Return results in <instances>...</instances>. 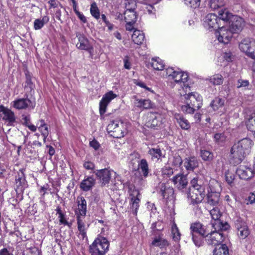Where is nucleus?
<instances>
[{"label": "nucleus", "instance_id": "11", "mask_svg": "<svg viewBox=\"0 0 255 255\" xmlns=\"http://www.w3.org/2000/svg\"><path fill=\"white\" fill-rule=\"evenodd\" d=\"M118 95L112 91H110L104 94L99 103V112L101 115H104L107 110L109 104Z\"/></svg>", "mask_w": 255, "mask_h": 255}, {"label": "nucleus", "instance_id": "27", "mask_svg": "<svg viewBox=\"0 0 255 255\" xmlns=\"http://www.w3.org/2000/svg\"><path fill=\"white\" fill-rule=\"evenodd\" d=\"M206 81H209L214 86L221 85L223 83V76L220 74H215L206 79Z\"/></svg>", "mask_w": 255, "mask_h": 255}, {"label": "nucleus", "instance_id": "6", "mask_svg": "<svg viewBox=\"0 0 255 255\" xmlns=\"http://www.w3.org/2000/svg\"><path fill=\"white\" fill-rule=\"evenodd\" d=\"M109 242L105 238H97L89 247L91 255H104L109 250Z\"/></svg>", "mask_w": 255, "mask_h": 255}, {"label": "nucleus", "instance_id": "14", "mask_svg": "<svg viewBox=\"0 0 255 255\" xmlns=\"http://www.w3.org/2000/svg\"><path fill=\"white\" fill-rule=\"evenodd\" d=\"M113 172V170H110L107 168L97 170L96 171L95 174L100 180L102 186H106L109 183Z\"/></svg>", "mask_w": 255, "mask_h": 255}, {"label": "nucleus", "instance_id": "10", "mask_svg": "<svg viewBox=\"0 0 255 255\" xmlns=\"http://www.w3.org/2000/svg\"><path fill=\"white\" fill-rule=\"evenodd\" d=\"M255 44V42L250 38H245L239 44V48L248 56L255 59V52L253 50V47Z\"/></svg>", "mask_w": 255, "mask_h": 255}, {"label": "nucleus", "instance_id": "57", "mask_svg": "<svg viewBox=\"0 0 255 255\" xmlns=\"http://www.w3.org/2000/svg\"><path fill=\"white\" fill-rule=\"evenodd\" d=\"M81 49L89 51L91 52V46L87 40H84L83 43L81 42Z\"/></svg>", "mask_w": 255, "mask_h": 255}, {"label": "nucleus", "instance_id": "16", "mask_svg": "<svg viewBox=\"0 0 255 255\" xmlns=\"http://www.w3.org/2000/svg\"><path fill=\"white\" fill-rule=\"evenodd\" d=\"M208 244L216 246L223 242L224 237L221 232L214 231L206 236Z\"/></svg>", "mask_w": 255, "mask_h": 255}, {"label": "nucleus", "instance_id": "5", "mask_svg": "<svg viewBox=\"0 0 255 255\" xmlns=\"http://www.w3.org/2000/svg\"><path fill=\"white\" fill-rule=\"evenodd\" d=\"M128 124L122 120L112 121L107 126V131L115 138H121L127 133Z\"/></svg>", "mask_w": 255, "mask_h": 255}, {"label": "nucleus", "instance_id": "32", "mask_svg": "<svg viewBox=\"0 0 255 255\" xmlns=\"http://www.w3.org/2000/svg\"><path fill=\"white\" fill-rule=\"evenodd\" d=\"M95 184V180L92 177H88L81 182V188L84 191L89 190Z\"/></svg>", "mask_w": 255, "mask_h": 255}, {"label": "nucleus", "instance_id": "47", "mask_svg": "<svg viewBox=\"0 0 255 255\" xmlns=\"http://www.w3.org/2000/svg\"><path fill=\"white\" fill-rule=\"evenodd\" d=\"M185 4L187 6L196 8L199 6L200 0H184Z\"/></svg>", "mask_w": 255, "mask_h": 255}, {"label": "nucleus", "instance_id": "39", "mask_svg": "<svg viewBox=\"0 0 255 255\" xmlns=\"http://www.w3.org/2000/svg\"><path fill=\"white\" fill-rule=\"evenodd\" d=\"M138 167L144 177H147L148 174V165L145 159H142L138 163Z\"/></svg>", "mask_w": 255, "mask_h": 255}, {"label": "nucleus", "instance_id": "55", "mask_svg": "<svg viewBox=\"0 0 255 255\" xmlns=\"http://www.w3.org/2000/svg\"><path fill=\"white\" fill-rule=\"evenodd\" d=\"M225 177L227 182L230 184L233 183L235 179L234 175L233 173L230 172L229 170L225 172Z\"/></svg>", "mask_w": 255, "mask_h": 255}, {"label": "nucleus", "instance_id": "22", "mask_svg": "<svg viewBox=\"0 0 255 255\" xmlns=\"http://www.w3.org/2000/svg\"><path fill=\"white\" fill-rule=\"evenodd\" d=\"M31 101L28 98H20L13 101L12 106L18 110L25 109L30 106Z\"/></svg>", "mask_w": 255, "mask_h": 255}, {"label": "nucleus", "instance_id": "15", "mask_svg": "<svg viewBox=\"0 0 255 255\" xmlns=\"http://www.w3.org/2000/svg\"><path fill=\"white\" fill-rule=\"evenodd\" d=\"M236 173L241 179L244 180L251 178L254 174V172L251 167L243 164L238 167Z\"/></svg>", "mask_w": 255, "mask_h": 255}, {"label": "nucleus", "instance_id": "59", "mask_svg": "<svg viewBox=\"0 0 255 255\" xmlns=\"http://www.w3.org/2000/svg\"><path fill=\"white\" fill-rule=\"evenodd\" d=\"M223 57L225 60L227 62H231L234 59L233 54L230 51L224 53Z\"/></svg>", "mask_w": 255, "mask_h": 255}, {"label": "nucleus", "instance_id": "60", "mask_svg": "<svg viewBox=\"0 0 255 255\" xmlns=\"http://www.w3.org/2000/svg\"><path fill=\"white\" fill-rule=\"evenodd\" d=\"M48 190H50L49 187L47 184H46L40 187L39 192L41 194L42 196L44 197Z\"/></svg>", "mask_w": 255, "mask_h": 255}, {"label": "nucleus", "instance_id": "58", "mask_svg": "<svg viewBox=\"0 0 255 255\" xmlns=\"http://www.w3.org/2000/svg\"><path fill=\"white\" fill-rule=\"evenodd\" d=\"M182 163V160L181 157L179 156H175L173 157L172 164L175 166H180Z\"/></svg>", "mask_w": 255, "mask_h": 255}, {"label": "nucleus", "instance_id": "30", "mask_svg": "<svg viewBox=\"0 0 255 255\" xmlns=\"http://www.w3.org/2000/svg\"><path fill=\"white\" fill-rule=\"evenodd\" d=\"M49 17L47 15H44L42 19H36L33 22V27L35 30H39L41 29L45 24L48 22Z\"/></svg>", "mask_w": 255, "mask_h": 255}, {"label": "nucleus", "instance_id": "50", "mask_svg": "<svg viewBox=\"0 0 255 255\" xmlns=\"http://www.w3.org/2000/svg\"><path fill=\"white\" fill-rule=\"evenodd\" d=\"M126 8L134 10L136 7V2L134 0H127L125 3Z\"/></svg>", "mask_w": 255, "mask_h": 255}, {"label": "nucleus", "instance_id": "43", "mask_svg": "<svg viewBox=\"0 0 255 255\" xmlns=\"http://www.w3.org/2000/svg\"><path fill=\"white\" fill-rule=\"evenodd\" d=\"M200 156L204 161H210L212 160L214 158L212 152L205 149H201L200 150Z\"/></svg>", "mask_w": 255, "mask_h": 255}, {"label": "nucleus", "instance_id": "36", "mask_svg": "<svg viewBox=\"0 0 255 255\" xmlns=\"http://www.w3.org/2000/svg\"><path fill=\"white\" fill-rule=\"evenodd\" d=\"M152 245L163 248L168 246V241L160 237L155 238L152 242Z\"/></svg>", "mask_w": 255, "mask_h": 255}, {"label": "nucleus", "instance_id": "24", "mask_svg": "<svg viewBox=\"0 0 255 255\" xmlns=\"http://www.w3.org/2000/svg\"><path fill=\"white\" fill-rule=\"evenodd\" d=\"M134 105L139 108L148 109L152 107L153 105L149 99H139L136 97L134 98Z\"/></svg>", "mask_w": 255, "mask_h": 255}, {"label": "nucleus", "instance_id": "56", "mask_svg": "<svg viewBox=\"0 0 255 255\" xmlns=\"http://www.w3.org/2000/svg\"><path fill=\"white\" fill-rule=\"evenodd\" d=\"M85 228H82V225L81 224V236L83 238V244H85V245H87L88 244V238L86 235V232L85 231Z\"/></svg>", "mask_w": 255, "mask_h": 255}, {"label": "nucleus", "instance_id": "44", "mask_svg": "<svg viewBox=\"0 0 255 255\" xmlns=\"http://www.w3.org/2000/svg\"><path fill=\"white\" fill-rule=\"evenodd\" d=\"M210 7L211 8L216 9L225 4L224 0H210Z\"/></svg>", "mask_w": 255, "mask_h": 255}, {"label": "nucleus", "instance_id": "18", "mask_svg": "<svg viewBox=\"0 0 255 255\" xmlns=\"http://www.w3.org/2000/svg\"><path fill=\"white\" fill-rule=\"evenodd\" d=\"M172 181L175 186L179 190L186 187L188 180L186 176L182 174H178L172 178Z\"/></svg>", "mask_w": 255, "mask_h": 255}, {"label": "nucleus", "instance_id": "42", "mask_svg": "<svg viewBox=\"0 0 255 255\" xmlns=\"http://www.w3.org/2000/svg\"><path fill=\"white\" fill-rule=\"evenodd\" d=\"M90 12L91 15L96 19L100 18V10L95 2H93L91 4Z\"/></svg>", "mask_w": 255, "mask_h": 255}, {"label": "nucleus", "instance_id": "13", "mask_svg": "<svg viewBox=\"0 0 255 255\" xmlns=\"http://www.w3.org/2000/svg\"><path fill=\"white\" fill-rule=\"evenodd\" d=\"M0 118L8 123L9 126L13 125L15 122L14 113L2 105L0 106Z\"/></svg>", "mask_w": 255, "mask_h": 255}, {"label": "nucleus", "instance_id": "19", "mask_svg": "<svg viewBox=\"0 0 255 255\" xmlns=\"http://www.w3.org/2000/svg\"><path fill=\"white\" fill-rule=\"evenodd\" d=\"M158 191L164 198L166 199L172 197L174 194L173 188L164 183L159 184Z\"/></svg>", "mask_w": 255, "mask_h": 255}, {"label": "nucleus", "instance_id": "8", "mask_svg": "<svg viewBox=\"0 0 255 255\" xmlns=\"http://www.w3.org/2000/svg\"><path fill=\"white\" fill-rule=\"evenodd\" d=\"M210 213L212 219L215 220L214 223H212V226L216 230H227L229 228V225L225 223L223 224L219 220L222 214L218 207H214L210 211Z\"/></svg>", "mask_w": 255, "mask_h": 255}, {"label": "nucleus", "instance_id": "28", "mask_svg": "<svg viewBox=\"0 0 255 255\" xmlns=\"http://www.w3.org/2000/svg\"><path fill=\"white\" fill-rule=\"evenodd\" d=\"M175 118L177 123L179 125L182 129L188 130L190 128V124L189 122L182 116L179 114H176L175 115Z\"/></svg>", "mask_w": 255, "mask_h": 255}, {"label": "nucleus", "instance_id": "2", "mask_svg": "<svg viewBox=\"0 0 255 255\" xmlns=\"http://www.w3.org/2000/svg\"><path fill=\"white\" fill-rule=\"evenodd\" d=\"M191 186L188 193V200L193 204L202 202L205 195L207 182L199 176L194 177L190 181Z\"/></svg>", "mask_w": 255, "mask_h": 255}, {"label": "nucleus", "instance_id": "54", "mask_svg": "<svg viewBox=\"0 0 255 255\" xmlns=\"http://www.w3.org/2000/svg\"><path fill=\"white\" fill-rule=\"evenodd\" d=\"M83 167L88 170H89L90 172L93 171L94 169V164L93 162L90 161H85L83 163Z\"/></svg>", "mask_w": 255, "mask_h": 255}, {"label": "nucleus", "instance_id": "4", "mask_svg": "<svg viewBox=\"0 0 255 255\" xmlns=\"http://www.w3.org/2000/svg\"><path fill=\"white\" fill-rule=\"evenodd\" d=\"M181 96H184L185 99L189 100L190 102H187L186 105L181 107L182 111L187 114H193L195 111V108L198 109L202 106V97L197 93H189L179 92Z\"/></svg>", "mask_w": 255, "mask_h": 255}, {"label": "nucleus", "instance_id": "35", "mask_svg": "<svg viewBox=\"0 0 255 255\" xmlns=\"http://www.w3.org/2000/svg\"><path fill=\"white\" fill-rule=\"evenodd\" d=\"M220 200V194L217 192H212L208 195V203L213 206L217 205Z\"/></svg>", "mask_w": 255, "mask_h": 255}, {"label": "nucleus", "instance_id": "20", "mask_svg": "<svg viewBox=\"0 0 255 255\" xmlns=\"http://www.w3.org/2000/svg\"><path fill=\"white\" fill-rule=\"evenodd\" d=\"M204 25L208 29L218 27L219 24L216 15L213 13L208 14L204 18Z\"/></svg>", "mask_w": 255, "mask_h": 255}, {"label": "nucleus", "instance_id": "62", "mask_svg": "<svg viewBox=\"0 0 255 255\" xmlns=\"http://www.w3.org/2000/svg\"><path fill=\"white\" fill-rule=\"evenodd\" d=\"M58 218L60 224L64 225H68V222L66 220L65 215L63 213L58 215Z\"/></svg>", "mask_w": 255, "mask_h": 255}, {"label": "nucleus", "instance_id": "61", "mask_svg": "<svg viewBox=\"0 0 255 255\" xmlns=\"http://www.w3.org/2000/svg\"><path fill=\"white\" fill-rule=\"evenodd\" d=\"M124 67L125 69L129 70L131 68V63L128 56H125L124 58Z\"/></svg>", "mask_w": 255, "mask_h": 255}, {"label": "nucleus", "instance_id": "17", "mask_svg": "<svg viewBox=\"0 0 255 255\" xmlns=\"http://www.w3.org/2000/svg\"><path fill=\"white\" fill-rule=\"evenodd\" d=\"M230 23L229 28L234 33H238L241 31L245 25L243 19L237 15L232 16Z\"/></svg>", "mask_w": 255, "mask_h": 255}, {"label": "nucleus", "instance_id": "3", "mask_svg": "<svg viewBox=\"0 0 255 255\" xmlns=\"http://www.w3.org/2000/svg\"><path fill=\"white\" fill-rule=\"evenodd\" d=\"M166 73L169 80H173L176 84L181 87L182 89H179L180 92H187L190 90V87L187 83L188 79L187 73L175 70L172 67L167 68Z\"/></svg>", "mask_w": 255, "mask_h": 255}, {"label": "nucleus", "instance_id": "29", "mask_svg": "<svg viewBox=\"0 0 255 255\" xmlns=\"http://www.w3.org/2000/svg\"><path fill=\"white\" fill-rule=\"evenodd\" d=\"M131 39L135 44L140 45L144 39V33L141 31L135 30L131 35Z\"/></svg>", "mask_w": 255, "mask_h": 255}, {"label": "nucleus", "instance_id": "9", "mask_svg": "<svg viewBox=\"0 0 255 255\" xmlns=\"http://www.w3.org/2000/svg\"><path fill=\"white\" fill-rule=\"evenodd\" d=\"M233 33L229 27L223 26L216 31L215 35L220 42L228 44L232 39Z\"/></svg>", "mask_w": 255, "mask_h": 255}, {"label": "nucleus", "instance_id": "46", "mask_svg": "<svg viewBox=\"0 0 255 255\" xmlns=\"http://www.w3.org/2000/svg\"><path fill=\"white\" fill-rule=\"evenodd\" d=\"M237 228L238 229V235L240 237L244 239L249 235V230L246 226H243L240 228L238 227Z\"/></svg>", "mask_w": 255, "mask_h": 255}, {"label": "nucleus", "instance_id": "38", "mask_svg": "<svg viewBox=\"0 0 255 255\" xmlns=\"http://www.w3.org/2000/svg\"><path fill=\"white\" fill-rule=\"evenodd\" d=\"M148 153L152 160H159L162 156V153L160 148H152L148 150Z\"/></svg>", "mask_w": 255, "mask_h": 255}, {"label": "nucleus", "instance_id": "1", "mask_svg": "<svg viewBox=\"0 0 255 255\" xmlns=\"http://www.w3.org/2000/svg\"><path fill=\"white\" fill-rule=\"evenodd\" d=\"M253 145V141L249 138H244L235 143L231 149V162L233 164L240 163L250 153Z\"/></svg>", "mask_w": 255, "mask_h": 255}, {"label": "nucleus", "instance_id": "63", "mask_svg": "<svg viewBox=\"0 0 255 255\" xmlns=\"http://www.w3.org/2000/svg\"><path fill=\"white\" fill-rule=\"evenodd\" d=\"M91 147H93L94 149L97 150L100 147L99 143L95 139H93L89 143Z\"/></svg>", "mask_w": 255, "mask_h": 255}, {"label": "nucleus", "instance_id": "45", "mask_svg": "<svg viewBox=\"0 0 255 255\" xmlns=\"http://www.w3.org/2000/svg\"><path fill=\"white\" fill-rule=\"evenodd\" d=\"M173 173V169L170 167L165 166L161 169V175L164 178L170 177Z\"/></svg>", "mask_w": 255, "mask_h": 255}, {"label": "nucleus", "instance_id": "23", "mask_svg": "<svg viewBox=\"0 0 255 255\" xmlns=\"http://www.w3.org/2000/svg\"><path fill=\"white\" fill-rule=\"evenodd\" d=\"M245 119L248 129L252 132H255V112L252 111L249 112Z\"/></svg>", "mask_w": 255, "mask_h": 255}, {"label": "nucleus", "instance_id": "21", "mask_svg": "<svg viewBox=\"0 0 255 255\" xmlns=\"http://www.w3.org/2000/svg\"><path fill=\"white\" fill-rule=\"evenodd\" d=\"M15 185L17 189L21 191L24 190V188L26 186V181L24 172L20 170L17 175L15 176Z\"/></svg>", "mask_w": 255, "mask_h": 255}, {"label": "nucleus", "instance_id": "31", "mask_svg": "<svg viewBox=\"0 0 255 255\" xmlns=\"http://www.w3.org/2000/svg\"><path fill=\"white\" fill-rule=\"evenodd\" d=\"M125 20L126 22H135L137 19V15L134 10L126 9L125 13Z\"/></svg>", "mask_w": 255, "mask_h": 255}, {"label": "nucleus", "instance_id": "34", "mask_svg": "<svg viewBox=\"0 0 255 255\" xmlns=\"http://www.w3.org/2000/svg\"><path fill=\"white\" fill-rule=\"evenodd\" d=\"M150 64L152 67L156 70H162L164 68L163 61L158 57L152 58Z\"/></svg>", "mask_w": 255, "mask_h": 255}, {"label": "nucleus", "instance_id": "7", "mask_svg": "<svg viewBox=\"0 0 255 255\" xmlns=\"http://www.w3.org/2000/svg\"><path fill=\"white\" fill-rule=\"evenodd\" d=\"M190 230L193 242L196 246L200 247L202 238L206 234L205 227L201 223L196 222L191 225Z\"/></svg>", "mask_w": 255, "mask_h": 255}, {"label": "nucleus", "instance_id": "33", "mask_svg": "<svg viewBox=\"0 0 255 255\" xmlns=\"http://www.w3.org/2000/svg\"><path fill=\"white\" fill-rule=\"evenodd\" d=\"M213 255H229V249L225 244H222L216 247Z\"/></svg>", "mask_w": 255, "mask_h": 255}, {"label": "nucleus", "instance_id": "48", "mask_svg": "<svg viewBox=\"0 0 255 255\" xmlns=\"http://www.w3.org/2000/svg\"><path fill=\"white\" fill-rule=\"evenodd\" d=\"M78 199L79 197H78L77 199V203L78 207H79V206L80 205V201ZM74 210L75 211V215H76L77 228L78 230L80 231V209L79 208V207L74 208Z\"/></svg>", "mask_w": 255, "mask_h": 255}, {"label": "nucleus", "instance_id": "12", "mask_svg": "<svg viewBox=\"0 0 255 255\" xmlns=\"http://www.w3.org/2000/svg\"><path fill=\"white\" fill-rule=\"evenodd\" d=\"M129 196L130 197V209L132 210L133 214L136 215L137 210L139 206V203L140 200V194L139 191L135 189H131L129 188Z\"/></svg>", "mask_w": 255, "mask_h": 255}, {"label": "nucleus", "instance_id": "37", "mask_svg": "<svg viewBox=\"0 0 255 255\" xmlns=\"http://www.w3.org/2000/svg\"><path fill=\"white\" fill-rule=\"evenodd\" d=\"M234 15H232V14L229 12V11L224 9V10H221L219 12V20L222 19L224 21H231L232 19V16Z\"/></svg>", "mask_w": 255, "mask_h": 255}, {"label": "nucleus", "instance_id": "41", "mask_svg": "<svg viewBox=\"0 0 255 255\" xmlns=\"http://www.w3.org/2000/svg\"><path fill=\"white\" fill-rule=\"evenodd\" d=\"M210 105L213 110L216 111L223 106L224 105V100L222 98L217 97L213 100Z\"/></svg>", "mask_w": 255, "mask_h": 255}, {"label": "nucleus", "instance_id": "25", "mask_svg": "<svg viewBox=\"0 0 255 255\" xmlns=\"http://www.w3.org/2000/svg\"><path fill=\"white\" fill-rule=\"evenodd\" d=\"M198 165V160L195 157H190L184 159V166L187 170H193Z\"/></svg>", "mask_w": 255, "mask_h": 255}, {"label": "nucleus", "instance_id": "52", "mask_svg": "<svg viewBox=\"0 0 255 255\" xmlns=\"http://www.w3.org/2000/svg\"><path fill=\"white\" fill-rule=\"evenodd\" d=\"M86 201L84 199L81 197V216H85L86 214Z\"/></svg>", "mask_w": 255, "mask_h": 255}, {"label": "nucleus", "instance_id": "53", "mask_svg": "<svg viewBox=\"0 0 255 255\" xmlns=\"http://www.w3.org/2000/svg\"><path fill=\"white\" fill-rule=\"evenodd\" d=\"M38 129L41 132L43 137H47L49 135V130L48 125H46L43 127H37Z\"/></svg>", "mask_w": 255, "mask_h": 255}, {"label": "nucleus", "instance_id": "49", "mask_svg": "<svg viewBox=\"0 0 255 255\" xmlns=\"http://www.w3.org/2000/svg\"><path fill=\"white\" fill-rule=\"evenodd\" d=\"M226 139V136L223 133H216L214 135L215 140L219 143L224 142Z\"/></svg>", "mask_w": 255, "mask_h": 255}, {"label": "nucleus", "instance_id": "40", "mask_svg": "<svg viewBox=\"0 0 255 255\" xmlns=\"http://www.w3.org/2000/svg\"><path fill=\"white\" fill-rule=\"evenodd\" d=\"M171 233L173 239L175 241H178L180 240V233L176 224L174 221L172 222L171 225Z\"/></svg>", "mask_w": 255, "mask_h": 255}, {"label": "nucleus", "instance_id": "26", "mask_svg": "<svg viewBox=\"0 0 255 255\" xmlns=\"http://www.w3.org/2000/svg\"><path fill=\"white\" fill-rule=\"evenodd\" d=\"M148 121L147 122V126L151 128H154L159 126L160 124L158 119L160 118L159 115H157L155 113H150L147 115Z\"/></svg>", "mask_w": 255, "mask_h": 255}, {"label": "nucleus", "instance_id": "51", "mask_svg": "<svg viewBox=\"0 0 255 255\" xmlns=\"http://www.w3.org/2000/svg\"><path fill=\"white\" fill-rule=\"evenodd\" d=\"M249 85L248 80L240 79L238 80L237 87L238 88H243L248 87Z\"/></svg>", "mask_w": 255, "mask_h": 255}, {"label": "nucleus", "instance_id": "64", "mask_svg": "<svg viewBox=\"0 0 255 255\" xmlns=\"http://www.w3.org/2000/svg\"><path fill=\"white\" fill-rule=\"evenodd\" d=\"M50 4V8H57L59 2L57 0H50L48 1Z\"/></svg>", "mask_w": 255, "mask_h": 255}]
</instances>
